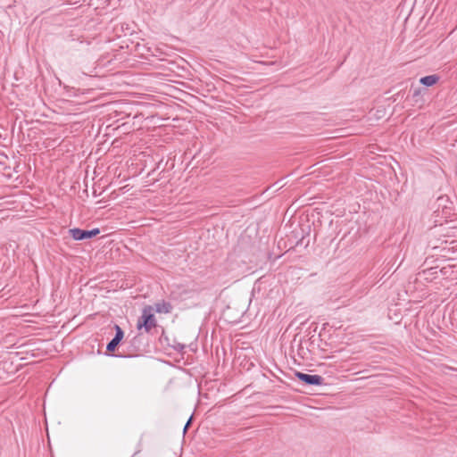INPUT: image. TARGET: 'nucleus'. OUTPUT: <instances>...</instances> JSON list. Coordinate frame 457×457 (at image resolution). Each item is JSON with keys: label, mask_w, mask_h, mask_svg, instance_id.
Masks as SVG:
<instances>
[{"label": "nucleus", "mask_w": 457, "mask_h": 457, "mask_svg": "<svg viewBox=\"0 0 457 457\" xmlns=\"http://www.w3.org/2000/svg\"><path fill=\"white\" fill-rule=\"evenodd\" d=\"M157 327V320L154 313V306L145 305L142 310V314L137 322V330L144 329L146 333H151L152 329Z\"/></svg>", "instance_id": "1"}, {"label": "nucleus", "mask_w": 457, "mask_h": 457, "mask_svg": "<svg viewBox=\"0 0 457 457\" xmlns=\"http://www.w3.org/2000/svg\"><path fill=\"white\" fill-rule=\"evenodd\" d=\"M69 233L72 238L77 241L92 238L100 233V229L96 228L90 230H85L79 228H71Z\"/></svg>", "instance_id": "2"}, {"label": "nucleus", "mask_w": 457, "mask_h": 457, "mask_svg": "<svg viewBox=\"0 0 457 457\" xmlns=\"http://www.w3.org/2000/svg\"><path fill=\"white\" fill-rule=\"evenodd\" d=\"M295 376L305 385L309 386H322L324 385V378L320 375H310L300 371H295Z\"/></svg>", "instance_id": "3"}, {"label": "nucleus", "mask_w": 457, "mask_h": 457, "mask_svg": "<svg viewBox=\"0 0 457 457\" xmlns=\"http://www.w3.org/2000/svg\"><path fill=\"white\" fill-rule=\"evenodd\" d=\"M114 329H115V336L107 344V346H106V351L107 352H114L115 349L117 348V346L119 345V344L121 342L123 337H124V332H123L122 328L119 325L115 324L114 325Z\"/></svg>", "instance_id": "4"}, {"label": "nucleus", "mask_w": 457, "mask_h": 457, "mask_svg": "<svg viewBox=\"0 0 457 457\" xmlns=\"http://www.w3.org/2000/svg\"><path fill=\"white\" fill-rule=\"evenodd\" d=\"M145 337L139 332L130 340V346L137 353H140L145 350L146 344L144 343Z\"/></svg>", "instance_id": "5"}, {"label": "nucleus", "mask_w": 457, "mask_h": 457, "mask_svg": "<svg viewBox=\"0 0 457 457\" xmlns=\"http://www.w3.org/2000/svg\"><path fill=\"white\" fill-rule=\"evenodd\" d=\"M154 311L157 313H170L172 311V305L170 303L162 300L154 304Z\"/></svg>", "instance_id": "6"}, {"label": "nucleus", "mask_w": 457, "mask_h": 457, "mask_svg": "<svg viewBox=\"0 0 457 457\" xmlns=\"http://www.w3.org/2000/svg\"><path fill=\"white\" fill-rule=\"evenodd\" d=\"M439 80V76L433 74L420 78V83L425 87H431L436 84Z\"/></svg>", "instance_id": "7"}, {"label": "nucleus", "mask_w": 457, "mask_h": 457, "mask_svg": "<svg viewBox=\"0 0 457 457\" xmlns=\"http://www.w3.org/2000/svg\"><path fill=\"white\" fill-rule=\"evenodd\" d=\"M171 347L178 353H183L184 350L186 349V345L175 342L174 345H171Z\"/></svg>", "instance_id": "8"}, {"label": "nucleus", "mask_w": 457, "mask_h": 457, "mask_svg": "<svg viewBox=\"0 0 457 457\" xmlns=\"http://www.w3.org/2000/svg\"><path fill=\"white\" fill-rule=\"evenodd\" d=\"M191 420H192V417L189 418V420H187V422L186 423V425L184 426V433L188 429V428L190 427L191 425Z\"/></svg>", "instance_id": "9"}]
</instances>
